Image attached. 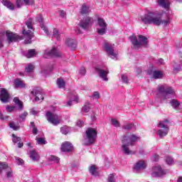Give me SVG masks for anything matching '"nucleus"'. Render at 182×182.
Returning <instances> with one entry per match:
<instances>
[{
    "mask_svg": "<svg viewBox=\"0 0 182 182\" xmlns=\"http://www.w3.org/2000/svg\"><path fill=\"white\" fill-rule=\"evenodd\" d=\"M170 14H166V18L165 20H161V18L157 17L154 13H148L142 16H141V21L147 25L153 23L156 26H160V25H163V26H168L170 25Z\"/></svg>",
    "mask_w": 182,
    "mask_h": 182,
    "instance_id": "f257e3e1",
    "label": "nucleus"
},
{
    "mask_svg": "<svg viewBox=\"0 0 182 182\" xmlns=\"http://www.w3.org/2000/svg\"><path fill=\"white\" fill-rule=\"evenodd\" d=\"M140 140V137L136 136L135 134H127L124 135L122 138V151H123L124 154L127 156H130L132 154H136V152L130 150L129 149V146H133V143H136V141H139Z\"/></svg>",
    "mask_w": 182,
    "mask_h": 182,
    "instance_id": "f03ea898",
    "label": "nucleus"
},
{
    "mask_svg": "<svg viewBox=\"0 0 182 182\" xmlns=\"http://www.w3.org/2000/svg\"><path fill=\"white\" fill-rule=\"evenodd\" d=\"M83 139L82 144L84 146H92V144H95L97 139V131L95 128H87Z\"/></svg>",
    "mask_w": 182,
    "mask_h": 182,
    "instance_id": "7ed1b4c3",
    "label": "nucleus"
},
{
    "mask_svg": "<svg viewBox=\"0 0 182 182\" xmlns=\"http://www.w3.org/2000/svg\"><path fill=\"white\" fill-rule=\"evenodd\" d=\"M129 39L132 43V48L134 50H138V49H140L141 46H147V43H149L147 38L141 35H139L138 38L134 35L131 36H129Z\"/></svg>",
    "mask_w": 182,
    "mask_h": 182,
    "instance_id": "20e7f679",
    "label": "nucleus"
},
{
    "mask_svg": "<svg viewBox=\"0 0 182 182\" xmlns=\"http://www.w3.org/2000/svg\"><path fill=\"white\" fill-rule=\"evenodd\" d=\"M174 93V90L171 87H167L166 85H158L157 95L159 96L161 102L163 103L167 99H170V95Z\"/></svg>",
    "mask_w": 182,
    "mask_h": 182,
    "instance_id": "39448f33",
    "label": "nucleus"
},
{
    "mask_svg": "<svg viewBox=\"0 0 182 182\" xmlns=\"http://www.w3.org/2000/svg\"><path fill=\"white\" fill-rule=\"evenodd\" d=\"M168 124H170V121L168 119H164L159 122L158 130L156 131V134L159 136V139H163V137H166V136L168 134V132H170Z\"/></svg>",
    "mask_w": 182,
    "mask_h": 182,
    "instance_id": "423d86ee",
    "label": "nucleus"
},
{
    "mask_svg": "<svg viewBox=\"0 0 182 182\" xmlns=\"http://www.w3.org/2000/svg\"><path fill=\"white\" fill-rule=\"evenodd\" d=\"M33 21L32 20V18H28L26 21V25L28 30H26V28H23V34L24 35V36L26 38L25 43L26 44L31 43L32 38H33V32H32V31L33 30Z\"/></svg>",
    "mask_w": 182,
    "mask_h": 182,
    "instance_id": "0eeeda50",
    "label": "nucleus"
},
{
    "mask_svg": "<svg viewBox=\"0 0 182 182\" xmlns=\"http://www.w3.org/2000/svg\"><path fill=\"white\" fill-rule=\"evenodd\" d=\"M95 72L99 75L100 77L105 80V82H107L109 78H107V75H109V70L106 67L103 66H97L95 67Z\"/></svg>",
    "mask_w": 182,
    "mask_h": 182,
    "instance_id": "6e6552de",
    "label": "nucleus"
},
{
    "mask_svg": "<svg viewBox=\"0 0 182 182\" xmlns=\"http://www.w3.org/2000/svg\"><path fill=\"white\" fill-rule=\"evenodd\" d=\"M46 116L47 117V120L54 126H58V124L60 123V118H59V116L56 114L47 112Z\"/></svg>",
    "mask_w": 182,
    "mask_h": 182,
    "instance_id": "1a4fd4ad",
    "label": "nucleus"
},
{
    "mask_svg": "<svg viewBox=\"0 0 182 182\" xmlns=\"http://www.w3.org/2000/svg\"><path fill=\"white\" fill-rule=\"evenodd\" d=\"M168 173V171L166 169H163L160 166H155L153 168V172L151 173L152 177H163Z\"/></svg>",
    "mask_w": 182,
    "mask_h": 182,
    "instance_id": "9d476101",
    "label": "nucleus"
},
{
    "mask_svg": "<svg viewBox=\"0 0 182 182\" xmlns=\"http://www.w3.org/2000/svg\"><path fill=\"white\" fill-rule=\"evenodd\" d=\"M105 52L110 55L111 59L117 60V53L114 52V45L110 44V43H105L104 45Z\"/></svg>",
    "mask_w": 182,
    "mask_h": 182,
    "instance_id": "9b49d317",
    "label": "nucleus"
},
{
    "mask_svg": "<svg viewBox=\"0 0 182 182\" xmlns=\"http://www.w3.org/2000/svg\"><path fill=\"white\" fill-rule=\"evenodd\" d=\"M97 25L100 26V28H97V32L99 35H105L106 33V31L107 29V23L105 19L102 18H98L97 19Z\"/></svg>",
    "mask_w": 182,
    "mask_h": 182,
    "instance_id": "f8f14e48",
    "label": "nucleus"
},
{
    "mask_svg": "<svg viewBox=\"0 0 182 182\" xmlns=\"http://www.w3.org/2000/svg\"><path fill=\"white\" fill-rule=\"evenodd\" d=\"M93 22H95V20H93V18L87 16L80 22V28H82V29H87L88 28H90V26L93 25Z\"/></svg>",
    "mask_w": 182,
    "mask_h": 182,
    "instance_id": "ddd939ff",
    "label": "nucleus"
},
{
    "mask_svg": "<svg viewBox=\"0 0 182 182\" xmlns=\"http://www.w3.org/2000/svg\"><path fill=\"white\" fill-rule=\"evenodd\" d=\"M6 36L9 43H12V42H18V41H21V39H22V38H21V36H19L18 34H15L11 31H6Z\"/></svg>",
    "mask_w": 182,
    "mask_h": 182,
    "instance_id": "4468645a",
    "label": "nucleus"
},
{
    "mask_svg": "<svg viewBox=\"0 0 182 182\" xmlns=\"http://www.w3.org/2000/svg\"><path fill=\"white\" fill-rule=\"evenodd\" d=\"M2 170H5L6 177L7 178H12V169L6 164L0 162V173H2Z\"/></svg>",
    "mask_w": 182,
    "mask_h": 182,
    "instance_id": "2eb2a0df",
    "label": "nucleus"
},
{
    "mask_svg": "<svg viewBox=\"0 0 182 182\" xmlns=\"http://www.w3.org/2000/svg\"><path fill=\"white\" fill-rule=\"evenodd\" d=\"M11 98V95L8 90L5 88H1L0 90V100L3 103H8L9 102V99Z\"/></svg>",
    "mask_w": 182,
    "mask_h": 182,
    "instance_id": "dca6fc26",
    "label": "nucleus"
},
{
    "mask_svg": "<svg viewBox=\"0 0 182 182\" xmlns=\"http://www.w3.org/2000/svg\"><path fill=\"white\" fill-rule=\"evenodd\" d=\"M31 95H33V96H36L35 97L36 102H39L41 100L42 101L45 99V97H43V94L42 93V91H41L38 88L33 89V90L31 91Z\"/></svg>",
    "mask_w": 182,
    "mask_h": 182,
    "instance_id": "f3484780",
    "label": "nucleus"
},
{
    "mask_svg": "<svg viewBox=\"0 0 182 182\" xmlns=\"http://www.w3.org/2000/svg\"><path fill=\"white\" fill-rule=\"evenodd\" d=\"M45 58H49V57H55L59 58L60 56V54L59 53V51H58V48H53L50 50H46L44 53Z\"/></svg>",
    "mask_w": 182,
    "mask_h": 182,
    "instance_id": "a211bd4d",
    "label": "nucleus"
},
{
    "mask_svg": "<svg viewBox=\"0 0 182 182\" xmlns=\"http://www.w3.org/2000/svg\"><path fill=\"white\" fill-rule=\"evenodd\" d=\"M73 150V146L70 142L66 141L64 142L61 146V151L64 153H69Z\"/></svg>",
    "mask_w": 182,
    "mask_h": 182,
    "instance_id": "6ab92c4d",
    "label": "nucleus"
},
{
    "mask_svg": "<svg viewBox=\"0 0 182 182\" xmlns=\"http://www.w3.org/2000/svg\"><path fill=\"white\" fill-rule=\"evenodd\" d=\"M146 168V162L144 161H138L134 166V171H140Z\"/></svg>",
    "mask_w": 182,
    "mask_h": 182,
    "instance_id": "aec40b11",
    "label": "nucleus"
},
{
    "mask_svg": "<svg viewBox=\"0 0 182 182\" xmlns=\"http://www.w3.org/2000/svg\"><path fill=\"white\" fill-rule=\"evenodd\" d=\"M158 4L164 9L168 11L170 9V0H157Z\"/></svg>",
    "mask_w": 182,
    "mask_h": 182,
    "instance_id": "412c9836",
    "label": "nucleus"
},
{
    "mask_svg": "<svg viewBox=\"0 0 182 182\" xmlns=\"http://www.w3.org/2000/svg\"><path fill=\"white\" fill-rule=\"evenodd\" d=\"M182 68V56L180 57L179 60L173 62V70L175 72H180Z\"/></svg>",
    "mask_w": 182,
    "mask_h": 182,
    "instance_id": "4be33fe9",
    "label": "nucleus"
},
{
    "mask_svg": "<svg viewBox=\"0 0 182 182\" xmlns=\"http://www.w3.org/2000/svg\"><path fill=\"white\" fill-rule=\"evenodd\" d=\"M36 20L38 21L41 29H43V31H44V32L46 33V35H49V31L48 30L46 26H45V25L43 24V18H42V16H37Z\"/></svg>",
    "mask_w": 182,
    "mask_h": 182,
    "instance_id": "5701e85b",
    "label": "nucleus"
},
{
    "mask_svg": "<svg viewBox=\"0 0 182 182\" xmlns=\"http://www.w3.org/2000/svg\"><path fill=\"white\" fill-rule=\"evenodd\" d=\"M14 85H15V87L19 88V89L24 88L26 86L25 84V82H23L19 78L14 80Z\"/></svg>",
    "mask_w": 182,
    "mask_h": 182,
    "instance_id": "b1692460",
    "label": "nucleus"
},
{
    "mask_svg": "<svg viewBox=\"0 0 182 182\" xmlns=\"http://www.w3.org/2000/svg\"><path fill=\"white\" fill-rule=\"evenodd\" d=\"M65 43L67 46H68L69 48H71V49L76 48V40L75 39L67 38L65 40Z\"/></svg>",
    "mask_w": 182,
    "mask_h": 182,
    "instance_id": "393cba45",
    "label": "nucleus"
},
{
    "mask_svg": "<svg viewBox=\"0 0 182 182\" xmlns=\"http://www.w3.org/2000/svg\"><path fill=\"white\" fill-rule=\"evenodd\" d=\"M29 156L33 161H38V160H39V155L34 150L30 151Z\"/></svg>",
    "mask_w": 182,
    "mask_h": 182,
    "instance_id": "a878e982",
    "label": "nucleus"
},
{
    "mask_svg": "<svg viewBox=\"0 0 182 182\" xmlns=\"http://www.w3.org/2000/svg\"><path fill=\"white\" fill-rule=\"evenodd\" d=\"M154 79H161L163 77V73L161 71L154 70L151 72Z\"/></svg>",
    "mask_w": 182,
    "mask_h": 182,
    "instance_id": "bb28decb",
    "label": "nucleus"
},
{
    "mask_svg": "<svg viewBox=\"0 0 182 182\" xmlns=\"http://www.w3.org/2000/svg\"><path fill=\"white\" fill-rule=\"evenodd\" d=\"M2 4L4 5V6H6V8L11 9V11H14V9H15V6H14L13 4L8 0H3Z\"/></svg>",
    "mask_w": 182,
    "mask_h": 182,
    "instance_id": "cd10ccee",
    "label": "nucleus"
},
{
    "mask_svg": "<svg viewBox=\"0 0 182 182\" xmlns=\"http://www.w3.org/2000/svg\"><path fill=\"white\" fill-rule=\"evenodd\" d=\"M90 8H89V6H86L85 4H83L81 7V14L87 15V14H90Z\"/></svg>",
    "mask_w": 182,
    "mask_h": 182,
    "instance_id": "c85d7f7f",
    "label": "nucleus"
},
{
    "mask_svg": "<svg viewBox=\"0 0 182 182\" xmlns=\"http://www.w3.org/2000/svg\"><path fill=\"white\" fill-rule=\"evenodd\" d=\"M14 102L16 105H18V110H22V109H23V103L19 100L18 97L14 98Z\"/></svg>",
    "mask_w": 182,
    "mask_h": 182,
    "instance_id": "c756f323",
    "label": "nucleus"
},
{
    "mask_svg": "<svg viewBox=\"0 0 182 182\" xmlns=\"http://www.w3.org/2000/svg\"><path fill=\"white\" fill-rule=\"evenodd\" d=\"M38 53L35 49L28 50V53L26 54V56L29 59L31 58H33V56H36Z\"/></svg>",
    "mask_w": 182,
    "mask_h": 182,
    "instance_id": "7c9ffc66",
    "label": "nucleus"
},
{
    "mask_svg": "<svg viewBox=\"0 0 182 182\" xmlns=\"http://www.w3.org/2000/svg\"><path fill=\"white\" fill-rule=\"evenodd\" d=\"M96 166L92 165L90 168V173L92 174V176H95V177L97 176H99V173H97V171H96Z\"/></svg>",
    "mask_w": 182,
    "mask_h": 182,
    "instance_id": "2f4dec72",
    "label": "nucleus"
},
{
    "mask_svg": "<svg viewBox=\"0 0 182 182\" xmlns=\"http://www.w3.org/2000/svg\"><path fill=\"white\" fill-rule=\"evenodd\" d=\"M170 103L172 107L176 109V110H177L178 106H180V102L177 101V100H172Z\"/></svg>",
    "mask_w": 182,
    "mask_h": 182,
    "instance_id": "473e14b6",
    "label": "nucleus"
},
{
    "mask_svg": "<svg viewBox=\"0 0 182 182\" xmlns=\"http://www.w3.org/2000/svg\"><path fill=\"white\" fill-rule=\"evenodd\" d=\"M90 111V103L87 102L82 108V112L84 113H88Z\"/></svg>",
    "mask_w": 182,
    "mask_h": 182,
    "instance_id": "72a5a7b5",
    "label": "nucleus"
},
{
    "mask_svg": "<svg viewBox=\"0 0 182 182\" xmlns=\"http://www.w3.org/2000/svg\"><path fill=\"white\" fill-rule=\"evenodd\" d=\"M60 132L63 134H68V133L70 132V128L69 127L64 126L60 128Z\"/></svg>",
    "mask_w": 182,
    "mask_h": 182,
    "instance_id": "f704fd0d",
    "label": "nucleus"
},
{
    "mask_svg": "<svg viewBox=\"0 0 182 182\" xmlns=\"http://www.w3.org/2000/svg\"><path fill=\"white\" fill-rule=\"evenodd\" d=\"M53 38H55L57 41H59L60 39V34L59 33V31L56 28L53 29Z\"/></svg>",
    "mask_w": 182,
    "mask_h": 182,
    "instance_id": "c9c22d12",
    "label": "nucleus"
},
{
    "mask_svg": "<svg viewBox=\"0 0 182 182\" xmlns=\"http://www.w3.org/2000/svg\"><path fill=\"white\" fill-rule=\"evenodd\" d=\"M134 127V124H125L124 125H123L122 129L124 130H132V129H133Z\"/></svg>",
    "mask_w": 182,
    "mask_h": 182,
    "instance_id": "e433bc0d",
    "label": "nucleus"
},
{
    "mask_svg": "<svg viewBox=\"0 0 182 182\" xmlns=\"http://www.w3.org/2000/svg\"><path fill=\"white\" fill-rule=\"evenodd\" d=\"M57 85L60 89H63V87H65V81L61 79H58Z\"/></svg>",
    "mask_w": 182,
    "mask_h": 182,
    "instance_id": "4c0bfd02",
    "label": "nucleus"
},
{
    "mask_svg": "<svg viewBox=\"0 0 182 182\" xmlns=\"http://www.w3.org/2000/svg\"><path fill=\"white\" fill-rule=\"evenodd\" d=\"M73 102H76L77 103V102H79V97L75 96L74 98H71V100L67 102V106H72Z\"/></svg>",
    "mask_w": 182,
    "mask_h": 182,
    "instance_id": "58836bf2",
    "label": "nucleus"
},
{
    "mask_svg": "<svg viewBox=\"0 0 182 182\" xmlns=\"http://www.w3.org/2000/svg\"><path fill=\"white\" fill-rule=\"evenodd\" d=\"M33 69H35V66L32 64H28L27 67H26V70L28 73H31Z\"/></svg>",
    "mask_w": 182,
    "mask_h": 182,
    "instance_id": "ea45409f",
    "label": "nucleus"
},
{
    "mask_svg": "<svg viewBox=\"0 0 182 182\" xmlns=\"http://www.w3.org/2000/svg\"><path fill=\"white\" fill-rule=\"evenodd\" d=\"M166 164H168V166H171V164H173L174 163V161L173 160V158L171 156H166Z\"/></svg>",
    "mask_w": 182,
    "mask_h": 182,
    "instance_id": "a19ab883",
    "label": "nucleus"
},
{
    "mask_svg": "<svg viewBox=\"0 0 182 182\" xmlns=\"http://www.w3.org/2000/svg\"><path fill=\"white\" fill-rule=\"evenodd\" d=\"M36 141L37 144L41 145L45 144L46 143V141L43 138H36Z\"/></svg>",
    "mask_w": 182,
    "mask_h": 182,
    "instance_id": "79ce46f5",
    "label": "nucleus"
},
{
    "mask_svg": "<svg viewBox=\"0 0 182 182\" xmlns=\"http://www.w3.org/2000/svg\"><path fill=\"white\" fill-rule=\"evenodd\" d=\"M9 127L11 129H13V130H18L19 129V126L15 124L14 122H10Z\"/></svg>",
    "mask_w": 182,
    "mask_h": 182,
    "instance_id": "37998d69",
    "label": "nucleus"
},
{
    "mask_svg": "<svg viewBox=\"0 0 182 182\" xmlns=\"http://www.w3.org/2000/svg\"><path fill=\"white\" fill-rule=\"evenodd\" d=\"M12 137L13 143H18V141H21V137L16 136L14 134H12Z\"/></svg>",
    "mask_w": 182,
    "mask_h": 182,
    "instance_id": "c03bdc74",
    "label": "nucleus"
},
{
    "mask_svg": "<svg viewBox=\"0 0 182 182\" xmlns=\"http://www.w3.org/2000/svg\"><path fill=\"white\" fill-rule=\"evenodd\" d=\"M112 123L114 127H120V123L115 119H112Z\"/></svg>",
    "mask_w": 182,
    "mask_h": 182,
    "instance_id": "a18cd8bd",
    "label": "nucleus"
},
{
    "mask_svg": "<svg viewBox=\"0 0 182 182\" xmlns=\"http://www.w3.org/2000/svg\"><path fill=\"white\" fill-rule=\"evenodd\" d=\"M6 110L7 112H15V110H16V107L8 105L6 107Z\"/></svg>",
    "mask_w": 182,
    "mask_h": 182,
    "instance_id": "49530a36",
    "label": "nucleus"
},
{
    "mask_svg": "<svg viewBox=\"0 0 182 182\" xmlns=\"http://www.w3.org/2000/svg\"><path fill=\"white\" fill-rule=\"evenodd\" d=\"M91 97H94V99H100V93L99 92L95 91L93 92Z\"/></svg>",
    "mask_w": 182,
    "mask_h": 182,
    "instance_id": "de8ad7c7",
    "label": "nucleus"
},
{
    "mask_svg": "<svg viewBox=\"0 0 182 182\" xmlns=\"http://www.w3.org/2000/svg\"><path fill=\"white\" fill-rule=\"evenodd\" d=\"M122 80L124 83H129V78L126 75H122Z\"/></svg>",
    "mask_w": 182,
    "mask_h": 182,
    "instance_id": "09e8293b",
    "label": "nucleus"
},
{
    "mask_svg": "<svg viewBox=\"0 0 182 182\" xmlns=\"http://www.w3.org/2000/svg\"><path fill=\"white\" fill-rule=\"evenodd\" d=\"M50 160L51 161H54L55 163H59V158H58V156H51L50 157Z\"/></svg>",
    "mask_w": 182,
    "mask_h": 182,
    "instance_id": "8fccbe9b",
    "label": "nucleus"
},
{
    "mask_svg": "<svg viewBox=\"0 0 182 182\" xmlns=\"http://www.w3.org/2000/svg\"><path fill=\"white\" fill-rule=\"evenodd\" d=\"M26 5H33L35 4L34 0H23Z\"/></svg>",
    "mask_w": 182,
    "mask_h": 182,
    "instance_id": "3c124183",
    "label": "nucleus"
},
{
    "mask_svg": "<svg viewBox=\"0 0 182 182\" xmlns=\"http://www.w3.org/2000/svg\"><path fill=\"white\" fill-rule=\"evenodd\" d=\"M80 75H82V76H85V75H86V68H85V67H82L80 69Z\"/></svg>",
    "mask_w": 182,
    "mask_h": 182,
    "instance_id": "603ef678",
    "label": "nucleus"
},
{
    "mask_svg": "<svg viewBox=\"0 0 182 182\" xmlns=\"http://www.w3.org/2000/svg\"><path fill=\"white\" fill-rule=\"evenodd\" d=\"M108 182H116L114 180V175L110 174L108 177Z\"/></svg>",
    "mask_w": 182,
    "mask_h": 182,
    "instance_id": "864d4df0",
    "label": "nucleus"
},
{
    "mask_svg": "<svg viewBox=\"0 0 182 182\" xmlns=\"http://www.w3.org/2000/svg\"><path fill=\"white\" fill-rule=\"evenodd\" d=\"M28 116V112H24L21 115L19 116L20 119L25 120L26 117Z\"/></svg>",
    "mask_w": 182,
    "mask_h": 182,
    "instance_id": "5fc2aeb1",
    "label": "nucleus"
},
{
    "mask_svg": "<svg viewBox=\"0 0 182 182\" xmlns=\"http://www.w3.org/2000/svg\"><path fill=\"white\" fill-rule=\"evenodd\" d=\"M16 160L17 161V164L21 165L23 164V160L18 158V157H16Z\"/></svg>",
    "mask_w": 182,
    "mask_h": 182,
    "instance_id": "6e6d98bb",
    "label": "nucleus"
},
{
    "mask_svg": "<svg viewBox=\"0 0 182 182\" xmlns=\"http://www.w3.org/2000/svg\"><path fill=\"white\" fill-rule=\"evenodd\" d=\"M23 4V3L22 2V0H16L17 8H21V6H22Z\"/></svg>",
    "mask_w": 182,
    "mask_h": 182,
    "instance_id": "4d7b16f0",
    "label": "nucleus"
},
{
    "mask_svg": "<svg viewBox=\"0 0 182 182\" xmlns=\"http://www.w3.org/2000/svg\"><path fill=\"white\" fill-rule=\"evenodd\" d=\"M139 154H141V156L146 154V151H144V149L140 148L139 151Z\"/></svg>",
    "mask_w": 182,
    "mask_h": 182,
    "instance_id": "13d9d810",
    "label": "nucleus"
},
{
    "mask_svg": "<svg viewBox=\"0 0 182 182\" xmlns=\"http://www.w3.org/2000/svg\"><path fill=\"white\" fill-rule=\"evenodd\" d=\"M1 48H4V37L0 38V49Z\"/></svg>",
    "mask_w": 182,
    "mask_h": 182,
    "instance_id": "bf43d9fd",
    "label": "nucleus"
},
{
    "mask_svg": "<svg viewBox=\"0 0 182 182\" xmlns=\"http://www.w3.org/2000/svg\"><path fill=\"white\" fill-rule=\"evenodd\" d=\"M77 126L78 127H83V122H82V121H77Z\"/></svg>",
    "mask_w": 182,
    "mask_h": 182,
    "instance_id": "052dcab7",
    "label": "nucleus"
},
{
    "mask_svg": "<svg viewBox=\"0 0 182 182\" xmlns=\"http://www.w3.org/2000/svg\"><path fill=\"white\" fill-rule=\"evenodd\" d=\"M59 15H60V16H61V18H64L65 15V11H59Z\"/></svg>",
    "mask_w": 182,
    "mask_h": 182,
    "instance_id": "680f3d73",
    "label": "nucleus"
},
{
    "mask_svg": "<svg viewBox=\"0 0 182 182\" xmlns=\"http://www.w3.org/2000/svg\"><path fill=\"white\" fill-rule=\"evenodd\" d=\"M33 134L34 135L38 134V128H36V127L33 128Z\"/></svg>",
    "mask_w": 182,
    "mask_h": 182,
    "instance_id": "e2e57ef3",
    "label": "nucleus"
},
{
    "mask_svg": "<svg viewBox=\"0 0 182 182\" xmlns=\"http://www.w3.org/2000/svg\"><path fill=\"white\" fill-rule=\"evenodd\" d=\"M75 32L76 33H77V35H79V33H82V31H80V28L79 26H77L75 29Z\"/></svg>",
    "mask_w": 182,
    "mask_h": 182,
    "instance_id": "0e129e2a",
    "label": "nucleus"
},
{
    "mask_svg": "<svg viewBox=\"0 0 182 182\" xmlns=\"http://www.w3.org/2000/svg\"><path fill=\"white\" fill-rule=\"evenodd\" d=\"M53 69H54L53 64L50 65L48 66V70H49V72H52V70H53Z\"/></svg>",
    "mask_w": 182,
    "mask_h": 182,
    "instance_id": "69168bd1",
    "label": "nucleus"
},
{
    "mask_svg": "<svg viewBox=\"0 0 182 182\" xmlns=\"http://www.w3.org/2000/svg\"><path fill=\"white\" fill-rule=\"evenodd\" d=\"M31 114H38V111L35 108L31 109Z\"/></svg>",
    "mask_w": 182,
    "mask_h": 182,
    "instance_id": "338daca9",
    "label": "nucleus"
},
{
    "mask_svg": "<svg viewBox=\"0 0 182 182\" xmlns=\"http://www.w3.org/2000/svg\"><path fill=\"white\" fill-rule=\"evenodd\" d=\"M178 182H182V176H179L178 178V181H177Z\"/></svg>",
    "mask_w": 182,
    "mask_h": 182,
    "instance_id": "774afa93",
    "label": "nucleus"
}]
</instances>
